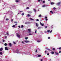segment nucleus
<instances>
[{"instance_id":"nucleus-26","label":"nucleus","mask_w":61,"mask_h":61,"mask_svg":"<svg viewBox=\"0 0 61 61\" xmlns=\"http://www.w3.org/2000/svg\"><path fill=\"white\" fill-rule=\"evenodd\" d=\"M15 2L16 3H17V2H19V1L18 0H16Z\"/></svg>"},{"instance_id":"nucleus-28","label":"nucleus","mask_w":61,"mask_h":61,"mask_svg":"<svg viewBox=\"0 0 61 61\" xmlns=\"http://www.w3.org/2000/svg\"><path fill=\"white\" fill-rule=\"evenodd\" d=\"M41 56V55H40L38 56V57H40Z\"/></svg>"},{"instance_id":"nucleus-36","label":"nucleus","mask_w":61,"mask_h":61,"mask_svg":"<svg viewBox=\"0 0 61 61\" xmlns=\"http://www.w3.org/2000/svg\"><path fill=\"white\" fill-rule=\"evenodd\" d=\"M26 9H29V7H27L26 8Z\"/></svg>"},{"instance_id":"nucleus-17","label":"nucleus","mask_w":61,"mask_h":61,"mask_svg":"<svg viewBox=\"0 0 61 61\" xmlns=\"http://www.w3.org/2000/svg\"><path fill=\"white\" fill-rule=\"evenodd\" d=\"M34 11L35 13H36V10L35 9H34Z\"/></svg>"},{"instance_id":"nucleus-3","label":"nucleus","mask_w":61,"mask_h":61,"mask_svg":"<svg viewBox=\"0 0 61 61\" xmlns=\"http://www.w3.org/2000/svg\"><path fill=\"white\" fill-rule=\"evenodd\" d=\"M40 24L41 25V26H44V24H42V23H41V22H40Z\"/></svg>"},{"instance_id":"nucleus-30","label":"nucleus","mask_w":61,"mask_h":61,"mask_svg":"<svg viewBox=\"0 0 61 61\" xmlns=\"http://www.w3.org/2000/svg\"><path fill=\"white\" fill-rule=\"evenodd\" d=\"M28 31H31V29H28Z\"/></svg>"},{"instance_id":"nucleus-49","label":"nucleus","mask_w":61,"mask_h":61,"mask_svg":"<svg viewBox=\"0 0 61 61\" xmlns=\"http://www.w3.org/2000/svg\"><path fill=\"white\" fill-rule=\"evenodd\" d=\"M31 32V31H29V33H30Z\"/></svg>"},{"instance_id":"nucleus-29","label":"nucleus","mask_w":61,"mask_h":61,"mask_svg":"<svg viewBox=\"0 0 61 61\" xmlns=\"http://www.w3.org/2000/svg\"><path fill=\"white\" fill-rule=\"evenodd\" d=\"M38 29H41V27H38Z\"/></svg>"},{"instance_id":"nucleus-25","label":"nucleus","mask_w":61,"mask_h":61,"mask_svg":"<svg viewBox=\"0 0 61 61\" xmlns=\"http://www.w3.org/2000/svg\"><path fill=\"white\" fill-rule=\"evenodd\" d=\"M45 7V5H43V6H42V7Z\"/></svg>"},{"instance_id":"nucleus-13","label":"nucleus","mask_w":61,"mask_h":61,"mask_svg":"<svg viewBox=\"0 0 61 61\" xmlns=\"http://www.w3.org/2000/svg\"><path fill=\"white\" fill-rule=\"evenodd\" d=\"M36 26L37 27H38V25L37 23H36Z\"/></svg>"},{"instance_id":"nucleus-27","label":"nucleus","mask_w":61,"mask_h":61,"mask_svg":"<svg viewBox=\"0 0 61 61\" xmlns=\"http://www.w3.org/2000/svg\"><path fill=\"white\" fill-rule=\"evenodd\" d=\"M30 20H34V19L32 18H30Z\"/></svg>"},{"instance_id":"nucleus-57","label":"nucleus","mask_w":61,"mask_h":61,"mask_svg":"<svg viewBox=\"0 0 61 61\" xmlns=\"http://www.w3.org/2000/svg\"><path fill=\"white\" fill-rule=\"evenodd\" d=\"M41 61H43V60H42V59H41Z\"/></svg>"},{"instance_id":"nucleus-42","label":"nucleus","mask_w":61,"mask_h":61,"mask_svg":"<svg viewBox=\"0 0 61 61\" xmlns=\"http://www.w3.org/2000/svg\"><path fill=\"white\" fill-rule=\"evenodd\" d=\"M56 8H55V7H54L53 8V9H54V10H55V9H56Z\"/></svg>"},{"instance_id":"nucleus-14","label":"nucleus","mask_w":61,"mask_h":61,"mask_svg":"<svg viewBox=\"0 0 61 61\" xmlns=\"http://www.w3.org/2000/svg\"><path fill=\"white\" fill-rule=\"evenodd\" d=\"M3 54V52H0V55H2Z\"/></svg>"},{"instance_id":"nucleus-12","label":"nucleus","mask_w":61,"mask_h":61,"mask_svg":"<svg viewBox=\"0 0 61 61\" xmlns=\"http://www.w3.org/2000/svg\"><path fill=\"white\" fill-rule=\"evenodd\" d=\"M54 4H55V3H54V2H51V4L52 5H54Z\"/></svg>"},{"instance_id":"nucleus-53","label":"nucleus","mask_w":61,"mask_h":61,"mask_svg":"<svg viewBox=\"0 0 61 61\" xmlns=\"http://www.w3.org/2000/svg\"><path fill=\"white\" fill-rule=\"evenodd\" d=\"M61 51H59V53H61Z\"/></svg>"},{"instance_id":"nucleus-32","label":"nucleus","mask_w":61,"mask_h":61,"mask_svg":"<svg viewBox=\"0 0 61 61\" xmlns=\"http://www.w3.org/2000/svg\"><path fill=\"white\" fill-rule=\"evenodd\" d=\"M21 28H23V27H24V25H21Z\"/></svg>"},{"instance_id":"nucleus-23","label":"nucleus","mask_w":61,"mask_h":61,"mask_svg":"<svg viewBox=\"0 0 61 61\" xmlns=\"http://www.w3.org/2000/svg\"><path fill=\"white\" fill-rule=\"evenodd\" d=\"M6 34L7 35H8V36L9 35V33L8 32H7L6 33Z\"/></svg>"},{"instance_id":"nucleus-8","label":"nucleus","mask_w":61,"mask_h":61,"mask_svg":"<svg viewBox=\"0 0 61 61\" xmlns=\"http://www.w3.org/2000/svg\"><path fill=\"white\" fill-rule=\"evenodd\" d=\"M30 41H27V40H26L25 41V43H28V42H30Z\"/></svg>"},{"instance_id":"nucleus-33","label":"nucleus","mask_w":61,"mask_h":61,"mask_svg":"<svg viewBox=\"0 0 61 61\" xmlns=\"http://www.w3.org/2000/svg\"><path fill=\"white\" fill-rule=\"evenodd\" d=\"M14 23H16V24L17 23V22L16 21L14 22Z\"/></svg>"},{"instance_id":"nucleus-5","label":"nucleus","mask_w":61,"mask_h":61,"mask_svg":"<svg viewBox=\"0 0 61 61\" xmlns=\"http://www.w3.org/2000/svg\"><path fill=\"white\" fill-rule=\"evenodd\" d=\"M31 16V15H30L29 14H28L27 15V16L28 17H30Z\"/></svg>"},{"instance_id":"nucleus-1","label":"nucleus","mask_w":61,"mask_h":61,"mask_svg":"<svg viewBox=\"0 0 61 61\" xmlns=\"http://www.w3.org/2000/svg\"><path fill=\"white\" fill-rule=\"evenodd\" d=\"M17 36L18 37H19L20 38V36L19 35V33H17Z\"/></svg>"},{"instance_id":"nucleus-62","label":"nucleus","mask_w":61,"mask_h":61,"mask_svg":"<svg viewBox=\"0 0 61 61\" xmlns=\"http://www.w3.org/2000/svg\"><path fill=\"white\" fill-rule=\"evenodd\" d=\"M49 1H50V0H48Z\"/></svg>"},{"instance_id":"nucleus-44","label":"nucleus","mask_w":61,"mask_h":61,"mask_svg":"<svg viewBox=\"0 0 61 61\" xmlns=\"http://www.w3.org/2000/svg\"><path fill=\"white\" fill-rule=\"evenodd\" d=\"M5 40H3V42H5Z\"/></svg>"},{"instance_id":"nucleus-64","label":"nucleus","mask_w":61,"mask_h":61,"mask_svg":"<svg viewBox=\"0 0 61 61\" xmlns=\"http://www.w3.org/2000/svg\"><path fill=\"white\" fill-rule=\"evenodd\" d=\"M19 14H20L19 13H18V15H19Z\"/></svg>"},{"instance_id":"nucleus-10","label":"nucleus","mask_w":61,"mask_h":61,"mask_svg":"<svg viewBox=\"0 0 61 61\" xmlns=\"http://www.w3.org/2000/svg\"><path fill=\"white\" fill-rule=\"evenodd\" d=\"M50 32V33H51L52 32V31H47V32Z\"/></svg>"},{"instance_id":"nucleus-19","label":"nucleus","mask_w":61,"mask_h":61,"mask_svg":"<svg viewBox=\"0 0 61 61\" xmlns=\"http://www.w3.org/2000/svg\"><path fill=\"white\" fill-rule=\"evenodd\" d=\"M37 42H38V43H39V42H40V41H39V40H37Z\"/></svg>"},{"instance_id":"nucleus-63","label":"nucleus","mask_w":61,"mask_h":61,"mask_svg":"<svg viewBox=\"0 0 61 61\" xmlns=\"http://www.w3.org/2000/svg\"><path fill=\"white\" fill-rule=\"evenodd\" d=\"M46 48V49H48L47 48Z\"/></svg>"},{"instance_id":"nucleus-6","label":"nucleus","mask_w":61,"mask_h":61,"mask_svg":"<svg viewBox=\"0 0 61 61\" xmlns=\"http://www.w3.org/2000/svg\"><path fill=\"white\" fill-rule=\"evenodd\" d=\"M46 20V21H47L48 20V19H47V17L46 16L45 17Z\"/></svg>"},{"instance_id":"nucleus-18","label":"nucleus","mask_w":61,"mask_h":61,"mask_svg":"<svg viewBox=\"0 0 61 61\" xmlns=\"http://www.w3.org/2000/svg\"><path fill=\"white\" fill-rule=\"evenodd\" d=\"M52 49L53 50V51H55V48H53Z\"/></svg>"},{"instance_id":"nucleus-24","label":"nucleus","mask_w":61,"mask_h":61,"mask_svg":"<svg viewBox=\"0 0 61 61\" xmlns=\"http://www.w3.org/2000/svg\"><path fill=\"white\" fill-rule=\"evenodd\" d=\"M52 54H54V52H51Z\"/></svg>"},{"instance_id":"nucleus-16","label":"nucleus","mask_w":61,"mask_h":61,"mask_svg":"<svg viewBox=\"0 0 61 61\" xmlns=\"http://www.w3.org/2000/svg\"><path fill=\"white\" fill-rule=\"evenodd\" d=\"M47 50L48 51H51V50L49 49H47Z\"/></svg>"},{"instance_id":"nucleus-50","label":"nucleus","mask_w":61,"mask_h":61,"mask_svg":"<svg viewBox=\"0 0 61 61\" xmlns=\"http://www.w3.org/2000/svg\"><path fill=\"white\" fill-rule=\"evenodd\" d=\"M38 2H40V0H38Z\"/></svg>"},{"instance_id":"nucleus-37","label":"nucleus","mask_w":61,"mask_h":61,"mask_svg":"<svg viewBox=\"0 0 61 61\" xmlns=\"http://www.w3.org/2000/svg\"><path fill=\"white\" fill-rule=\"evenodd\" d=\"M20 13H21V12H23V11H20Z\"/></svg>"},{"instance_id":"nucleus-34","label":"nucleus","mask_w":61,"mask_h":61,"mask_svg":"<svg viewBox=\"0 0 61 61\" xmlns=\"http://www.w3.org/2000/svg\"><path fill=\"white\" fill-rule=\"evenodd\" d=\"M39 16L40 17H41V15L40 14L39 15Z\"/></svg>"},{"instance_id":"nucleus-52","label":"nucleus","mask_w":61,"mask_h":61,"mask_svg":"<svg viewBox=\"0 0 61 61\" xmlns=\"http://www.w3.org/2000/svg\"><path fill=\"white\" fill-rule=\"evenodd\" d=\"M35 33H36V31H35Z\"/></svg>"},{"instance_id":"nucleus-55","label":"nucleus","mask_w":61,"mask_h":61,"mask_svg":"<svg viewBox=\"0 0 61 61\" xmlns=\"http://www.w3.org/2000/svg\"><path fill=\"white\" fill-rule=\"evenodd\" d=\"M18 27H19V28H20V26H19Z\"/></svg>"},{"instance_id":"nucleus-11","label":"nucleus","mask_w":61,"mask_h":61,"mask_svg":"<svg viewBox=\"0 0 61 61\" xmlns=\"http://www.w3.org/2000/svg\"><path fill=\"white\" fill-rule=\"evenodd\" d=\"M55 54H56V55H58V53H57V52H55Z\"/></svg>"},{"instance_id":"nucleus-43","label":"nucleus","mask_w":61,"mask_h":61,"mask_svg":"<svg viewBox=\"0 0 61 61\" xmlns=\"http://www.w3.org/2000/svg\"><path fill=\"white\" fill-rule=\"evenodd\" d=\"M29 35H30V36H31V35H32V34H29Z\"/></svg>"},{"instance_id":"nucleus-2","label":"nucleus","mask_w":61,"mask_h":61,"mask_svg":"<svg viewBox=\"0 0 61 61\" xmlns=\"http://www.w3.org/2000/svg\"><path fill=\"white\" fill-rule=\"evenodd\" d=\"M56 5H58V6H59V5H60V2H58V3Z\"/></svg>"},{"instance_id":"nucleus-59","label":"nucleus","mask_w":61,"mask_h":61,"mask_svg":"<svg viewBox=\"0 0 61 61\" xmlns=\"http://www.w3.org/2000/svg\"><path fill=\"white\" fill-rule=\"evenodd\" d=\"M51 14H53V12H51Z\"/></svg>"},{"instance_id":"nucleus-56","label":"nucleus","mask_w":61,"mask_h":61,"mask_svg":"<svg viewBox=\"0 0 61 61\" xmlns=\"http://www.w3.org/2000/svg\"><path fill=\"white\" fill-rule=\"evenodd\" d=\"M50 37H48V39H50Z\"/></svg>"},{"instance_id":"nucleus-58","label":"nucleus","mask_w":61,"mask_h":61,"mask_svg":"<svg viewBox=\"0 0 61 61\" xmlns=\"http://www.w3.org/2000/svg\"><path fill=\"white\" fill-rule=\"evenodd\" d=\"M5 37L6 38H7V37L6 36Z\"/></svg>"},{"instance_id":"nucleus-39","label":"nucleus","mask_w":61,"mask_h":61,"mask_svg":"<svg viewBox=\"0 0 61 61\" xmlns=\"http://www.w3.org/2000/svg\"><path fill=\"white\" fill-rule=\"evenodd\" d=\"M37 50H36V53H37Z\"/></svg>"},{"instance_id":"nucleus-9","label":"nucleus","mask_w":61,"mask_h":61,"mask_svg":"<svg viewBox=\"0 0 61 61\" xmlns=\"http://www.w3.org/2000/svg\"><path fill=\"white\" fill-rule=\"evenodd\" d=\"M9 46H12V44L11 43H9Z\"/></svg>"},{"instance_id":"nucleus-40","label":"nucleus","mask_w":61,"mask_h":61,"mask_svg":"<svg viewBox=\"0 0 61 61\" xmlns=\"http://www.w3.org/2000/svg\"><path fill=\"white\" fill-rule=\"evenodd\" d=\"M47 28V26H45V28Z\"/></svg>"},{"instance_id":"nucleus-38","label":"nucleus","mask_w":61,"mask_h":61,"mask_svg":"<svg viewBox=\"0 0 61 61\" xmlns=\"http://www.w3.org/2000/svg\"><path fill=\"white\" fill-rule=\"evenodd\" d=\"M14 44H15V42H13Z\"/></svg>"},{"instance_id":"nucleus-45","label":"nucleus","mask_w":61,"mask_h":61,"mask_svg":"<svg viewBox=\"0 0 61 61\" xmlns=\"http://www.w3.org/2000/svg\"><path fill=\"white\" fill-rule=\"evenodd\" d=\"M36 20L37 21H39V20L38 19H37Z\"/></svg>"},{"instance_id":"nucleus-61","label":"nucleus","mask_w":61,"mask_h":61,"mask_svg":"<svg viewBox=\"0 0 61 61\" xmlns=\"http://www.w3.org/2000/svg\"><path fill=\"white\" fill-rule=\"evenodd\" d=\"M45 53H46V51H45Z\"/></svg>"},{"instance_id":"nucleus-15","label":"nucleus","mask_w":61,"mask_h":61,"mask_svg":"<svg viewBox=\"0 0 61 61\" xmlns=\"http://www.w3.org/2000/svg\"><path fill=\"white\" fill-rule=\"evenodd\" d=\"M28 39V37H26L25 38V39L26 40H27Z\"/></svg>"},{"instance_id":"nucleus-46","label":"nucleus","mask_w":61,"mask_h":61,"mask_svg":"<svg viewBox=\"0 0 61 61\" xmlns=\"http://www.w3.org/2000/svg\"><path fill=\"white\" fill-rule=\"evenodd\" d=\"M43 3H45V1H43Z\"/></svg>"},{"instance_id":"nucleus-41","label":"nucleus","mask_w":61,"mask_h":61,"mask_svg":"<svg viewBox=\"0 0 61 61\" xmlns=\"http://www.w3.org/2000/svg\"><path fill=\"white\" fill-rule=\"evenodd\" d=\"M61 49V47L59 48V49L60 50V49Z\"/></svg>"},{"instance_id":"nucleus-54","label":"nucleus","mask_w":61,"mask_h":61,"mask_svg":"<svg viewBox=\"0 0 61 61\" xmlns=\"http://www.w3.org/2000/svg\"><path fill=\"white\" fill-rule=\"evenodd\" d=\"M11 21H13V19H11Z\"/></svg>"},{"instance_id":"nucleus-48","label":"nucleus","mask_w":61,"mask_h":61,"mask_svg":"<svg viewBox=\"0 0 61 61\" xmlns=\"http://www.w3.org/2000/svg\"><path fill=\"white\" fill-rule=\"evenodd\" d=\"M47 55H48V56L49 55V53H47Z\"/></svg>"},{"instance_id":"nucleus-4","label":"nucleus","mask_w":61,"mask_h":61,"mask_svg":"<svg viewBox=\"0 0 61 61\" xmlns=\"http://www.w3.org/2000/svg\"><path fill=\"white\" fill-rule=\"evenodd\" d=\"M5 49L6 50H8V48L6 47H5Z\"/></svg>"},{"instance_id":"nucleus-31","label":"nucleus","mask_w":61,"mask_h":61,"mask_svg":"<svg viewBox=\"0 0 61 61\" xmlns=\"http://www.w3.org/2000/svg\"><path fill=\"white\" fill-rule=\"evenodd\" d=\"M15 25H13L12 26V27H15Z\"/></svg>"},{"instance_id":"nucleus-60","label":"nucleus","mask_w":61,"mask_h":61,"mask_svg":"<svg viewBox=\"0 0 61 61\" xmlns=\"http://www.w3.org/2000/svg\"><path fill=\"white\" fill-rule=\"evenodd\" d=\"M52 27H53V25H52Z\"/></svg>"},{"instance_id":"nucleus-35","label":"nucleus","mask_w":61,"mask_h":61,"mask_svg":"<svg viewBox=\"0 0 61 61\" xmlns=\"http://www.w3.org/2000/svg\"><path fill=\"white\" fill-rule=\"evenodd\" d=\"M8 20H9V19L8 18L6 19V20L7 21Z\"/></svg>"},{"instance_id":"nucleus-21","label":"nucleus","mask_w":61,"mask_h":61,"mask_svg":"<svg viewBox=\"0 0 61 61\" xmlns=\"http://www.w3.org/2000/svg\"><path fill=\"white\" fill-rule=\"evenodd\" d=\"M7 44L5 43L4 44V45L5 46H7Z\"/></svg>"},{"instance_id":"nucleus-20","label":"nucleus","mask_w":61,"mask_h":61,"mask_svg":"<svg viewBox=\"0 0 61 61\" xmlns=\"http://www.w3.org/2000/svg\"><path fill=\"white\" fill-rule=\"evenodd\" d=\"M16 52L17 54H19L20 53L19 52V51H16Z\"/></svg>"},{"instance_id":"nucleus-22","label":"nucleus","mask_w":61,"mask_h":61,"mask_svg":"<svg viewBox=\"0 0 61 61\" xmlns=\"http://www.w3.org/2000/svg\"><path fill=\"white\" fill-rule=\"evenodd\" d=\"M25 15V13H23L22 14V15Z\"/></svg>"},{"instance_id":"nucleus-7","label":"nucleus","mask_w":61,"mask_h":61,"mask_svg":"<svg viewBox=\"0 0 61 61\" xmlns=\"http://www.w3.org/2000/svg\"><path fill=\"white\" fill-rule=\"evenodd\" d=\"M3 50V49L2 48H0V51H2V50Z\"/></svg>"},{"instance_id":"nucleus-51","label":"nucleus","mask_w":61,"mask_h":61,"mask_svg":"<svg viewBox=\"0 0 61 61\" xmlns=\"http://www.w3.org/2000/svg\"><path fill=\"white\" fill-rule=\"evenodd\" d=\"M50 12H51V13L52 12V11L51 10L50 11Z\"/></svg>"},{"instance_id":"nucleus-47","label":"nucleus","mask_w":61,"mask_h":61,"mask_svg":"<svg viewBox=\"0 0 61 61\" xmlns=\"http://www.w3.org/2000/svg\"><path fill=\"white\" fill-rule=\"evenodd\" d=\"M22 43L23 44H24V41H22Z\"/></svg>"}]
</instances>
